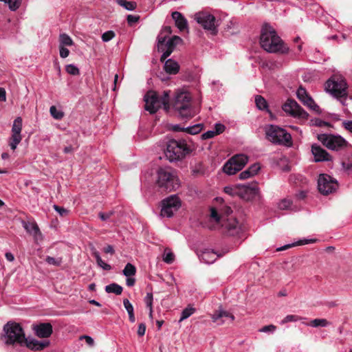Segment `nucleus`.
Listing matches in <instances>:
<instances>
[{
    "instance_id": "338daca9",
    "label": "nucleus",
    "mask_w": 352,
    "mask_h": 352,
    "mask_svg": "<svg viewBox=\"0 0 352 352\" xmlns=\"http://www.w3.org/2000/svg\"><path fill=\"white\" fill-rule=\"evenodd\" d=\"M172 32L171 28L169 26L164 27L162 30L161 31L160 34H162V36H168V34H170Z\"/></svg>"
},
{
    "instance_id": "4468645a",
    "label": "nucleus",
    "mask_w": 352,
    "mask_h": 352,
    "mask_svg": "<svg viewBox=\"0 0 352 352\" xmlns=\"http://www.w3.org/2000/svg\"><path fill=\"white\" fill-rule=\"evenodd\" d=\"M21 131L22 118L21 117H17L13 122L11 130L12 134L9 139V146L13 151L16 148L18 144L22 140Z\"/></svg>"
},
{
    "instance_id": "79ce46f5",
    "label": "nucleus",
    "mask_w": 352,
    "mask_h": 352,
    "mask_svg": "<svg viewBox=\"0 0 352 352\" xmlns=\"http://www.w3.org/2000/svg\"><path fill=\"white\" fill-rule=\"evenodd\" d=\"M51 116L56 120H61L64 116V113L57 109L55 106H52L50 109Z\"/></svg>"
},
{
    "instance_id": "c756f323",
    "label": "nucleus",
    "mask_w": 352,
    "mask_h": 352,
    "mask_svg": "<svg viewBox=\"0 0 352 352\" xmlns=\"http://www.w3.org/2000/svg\"><path fill=\"white\" fill-rule=\"evenodd\" d=\"M105 292L120 295L122 292V287L117 283H111L105 287Z\"/></svg>"
},
{
    "instance_id": "0e129e2a",
    "label": "nucleus",
    "mask_w": 352,
    "mask_h": 352,
    "mask_svg": "<svg viewBox=\"0 0 352 352\" xmlns=\"http://www.w3.org/2000/svg\"><path fill=\"white\" fill-rule=\"evenodd\" d=\"M251 177H253L252 175L250 173V170L248 169L241 172L239 174V178L241 179H246Z\"/></svg>"
},
{
    "instance_id": "6e6552de",
    "label": "nucleus",
    "mask_w": 352,
    "mask_h": 352,
    "mask_svg": "<svg viewBox=\"0 0 352 352\" xmlns=\"http://www.w3.org/2000/svg\"><path fill=\"white\" fill-rule=\"evenodd\" d=\"M317 139L323 146L331 151H342L349 146V142L340 135L321 133L317 135Z\"/></svg>"
},
{
    "instance_id": "a18cd8bd",
    "label": "nucleus",
    "mask_w": 352,
    "mask_h": 352,
    "mask_svg": "<svg viewBox=\"0 0 352 352\" xmlns=\"http://www.w3.org/2000/svg\"><path fill=\"white\" fill-rule=\"evenodd\" d=\"M302 318L297 315H287L280 322V324H284L290 322H296L301 320Z\"/></svg>"
},
{
    "instance_id": "58836bf2",
    "label": "nucleus",
    "mask_w": 352,
    "mask_h": 352,
    "mask_svg": "<svg viewBox=\"0 0 352 352\" xmlns=\"http://www.w3.org/2000/svg\"><path fill=\"white\" fill-rule=\"evenodd\" d=\"M45 261L50 265L58 267V266H60L63 263V258L62 257L54 258V257H52L50 256H46Z\"/></svg>"
},
{
    "instance_id": "aec40b11",
    "label": "nucleus",
    "mask_w": 352,
    "mask_h": 352,
    "mask_svg": "<svg viewBox=\"0 0 352 352\" xmlns=\"http://www.w3.org/2000/svg\"><path fill=\"white\" fill-rule=\"evenodd\" d=\"M298 98L303 102L304 104L309 107L310 109L318 111L319 107L315 103L314 100L308 96L305 89L299 87L296 91Z\"/></svg>"
},
{
    "instance_id": "de8ad7c7",
    "label": "nucleus",
    "mask_w": 352,
    "mask_h": 352,
    "mask_svg": "<svg viewBox=\"0 0 352 352\" xmlns=\"http://www.w3.org/2000/svg\"><path fill=\"white\" fill-rule=\"evenodd\" d=\"M66 72L74 76L78 75L80 74L79 69L74 64H69L65 67Z\"/></svg>"
},
{
    "instance_id": "bf43d9fd",
    "label": "nucleus",
    "mask_w": 352,
    "mask_h": 352,
    "mask_svg": "<svg viewBox=\"0 0 352 352\" xmlns=\"http://www.w3.org/2000/svg\"><path fill=\"white\" fill-rule=\"evenodd\" d=\"M225 126L221 123H216L214 125V132H215L216 135H219L221 133H223L225 130Z\"/></svg>"
},
{
    "instance_id": "423d86ee",
    "label": "nucleus",
    "mask_w": 352,
    "mask_h": 352,
    "mask_svg": "<svg viewBox=\"0 0 352 352\" xmlns=\"http://www.w3.org/2000/svg\"><path fill=\"white\" fill-rule=\"evenodd\" d=\"M347 85L344 79L340 76H333L325 84V90L333 97L340 100L345 105L347 96Z\"/></svg>"
},
{
    "instance_id": "0eeeda50",
    "label": "nucleus",
    "mask_w": 352,
    "mask_h": 352,
    "mask_svg": "<svg viewBox=\"0 0 352 352\" xmlns=\"http://www.w3.org/2000/svg\"><path fill=\"white\" fill-rule=\"evenodd\" d=\"M157 185L166 191L179 187V180L170 168H160L157 170Z\"/></svg>"
},
{
    "instance_id": "72a5a7b5",
    "label": "nucleus",
    "mask_w": 352,
    "mask_h": 352,
    "mask_svg": "<svg viewBox=\"0 0 352 352\" xmlns=\"http://www.w3.org/2000/svg\"><path fill=\"white\" fill-rule=\"evenodd\" d=\"M330 324V322L327 321V320L324 318H316L314 320H312L309 324H307V325L313 327H327Z\"/></svg>"
},
{
    "instance_id": "7ed1b4c3",
    "label": "nucleus",
    "mask_w": 352,
    "mask_h": 352,
    "mask_svg": "<svg viewBox=\"0 0 352 352\" xmlns=\"http://www.w3.org/2000/svg\"><path fill=\"white\" fill-rule=\"evenodd\" d=\"M3 332L1 338L5 344L23 346L24 342H25V336L23 328L19 323L7 322L3 327Z\"/></svg>"
},
{
    "instance_id": "8fccbe9b",
    "label": "nucleus",
    "mask_w": 352,
    "mask_h": 352,
    "mask_svg": "<svg viewBox=\"0 0 352 352\" xmlns=\"http://www.w3.org/2000/svg\"><path fill=\"white\" fill-rule=\"evenodd\" d=\"M116 36L114 32L109 30L105 32L102 35V40L103 42H108L111 41Z\"/></svg>"
},
{
    "instance_id": "603ef678",
    "label": "nucleus",
    "mask_w": 352,
    "mask_h": 352,
    "mask_svg": "<svg viewBox=\"0 0 352 352\" xmlns=\"http://www.w3.org/2000/svg\"><path fill=\"white\" fill-rule=\"evenodd\" d=\"M153 296L152 293H147L144 298V302L148 308L153 307Z\"/></svg>"
},
{
    "instance_id": "1a4fd4ad",
    "label": "nucleus",
    "mask_w": 352,
    "mask_h": 352,
    "mask_svg": "<svg viewBox=\"0 0 352 352\" xmlns=\"http://www.w3.org/2000/svg\"><path fill=\"white\" fill-rule=\"evenodd\" d=\"M195 19L200 24L204 30H208L213 35L217 34L218 30L217 25H215V17L206 12H199L195 15Z\"/></svg>"
},
{
    "instance_id": "69168bd1",
    "label": "nucleus",
    "mask_w": 352,
    "mask_h": 352,
    "mask_svg": "<svg viewBox=\"0 0 352 352\" xmlns=\"http://www.w3.org/2000/svg\"><path fill=\"white\" fill-rule=\"evenodd\" d=\"M146 332V325L144 323H140L138 329V335L139 336H143Z\"/></svg>"
},
{
    "instance_id": "6ab92c4d",
    "label": "nucleus",
    "mask_w": 352,
    "mask_h": 352,
    "mask_svg": "<svg viewBox=\"0 0 352 352\" xmlns=\"http://www.w3.org/2000/svg\"><path fill=\"white\" fill-rule=\"evenodd\" d=\"M33 330L36 336L41 338H49L52 332V326L49 322L39 323L33 326Z\"/></svg>"
},
{
    "instance_id": "473e14b6",
    "label": "nucleus",
    "mask_w": 352,
    "mask_h": 352,
    "mask_svg": "<svg viewBox=\"0 0 352 352\" xmlns=\"http://www.w3.org/2000/svg\"><path fill=\"white\" fill-rule=\"evenodd\" d=\"M170 91H164L163 92V95L160 97V102L166 111H168L170 109L169 104V97H170Z\"/></svg>"
},
{
    "instance_id": "ea45409f",
    "label": "nucleus",
    "mask_w": 352,
    "mask_h": 352,
    "mask_svg": "<svg viewBox=\"0 0 352 352\" xmlns=\"http://www.w3.org/2000/svg\"><path fill=\"white\" fill-rule=\"evenodd\" d=\"M182 42V39L179 36H173L172 38L168 39L166 44L164 43V45H166V47L174 50L175 46Z\"/></svg>"
},
{
    "instance_id": "bb28decb",
    "label": "nucleus",
    "mask_w": 352,
    "mask_h": 352,
    "mask_svg": "<svg viewBox=\"0 0 352 352\" xmlns=\"http://www.w3.org/2000/svg\"><path fill=\"white\" fill-rule=\"evenodd\" d=\"M224 173L229 175H234L236 172L241 169L239 168L237 164L231 161V158L224 164L223 167Z\"/></svg>"
},
{
    "instance_id": "c03bdc74",
    "label": "nucleus",
    "mask_w": 352,
    "mask_h": 352,
    "mask_svg": "<svg viewBox=\"0 0 352 352\" xmlns=\"http://www.w3.org/2000/svg\"><path fill=\"white\" fill-rule=\"evenodd\" d=\"M210 218L217 223H221V221L223 220V217L220 215L218 211L214 208L210 209Z\"/></svg>"
},
{
    "instance_id": "f3484780",
    "label": "nucleus",
    "mask_w": 352,
    "mask_h": 352,
    "mask_svg": "<svg viewBox=\"0 0 352 352\" xmlns=\"http://www.w3.org/2000/svg\"><path fill=\"white\" fill-rule=\"evenodd\" d=\"M311 153L316 162L332 161L331 155L325 149L316 144H312Z\"/></svg>"
},
{
    "instance_id": "5fc2aeb1",
    "label": "nucleus",
    "mask_w": 352,
    "mask_h": 352,
    "mask_svg": "<svg viewBox=\"0 0 352 352\" xmlns=\"http://www.w3.org/2000/svg\"><path fill=\"white\" fill-rule=\"evenodd\" d=\"M276 329V327L274 324H270L263 327L259 329L260 332L263 333H268V332H274Z\"/></svg>"
},
{
    "instance_id": "680f3d73",
    "label": "nucleus",
    "mask_w": 352,
    "mask_h": 352,
    "mask_svg": "<svg viewBox=\"0 0 352 352\" xmlns=\"http://www.w3.org/2000/svg\"><path fill=\"white\" fill-rule=\"evenodd\" d=\"M214 135H216L215 132L213 130H210L204 133L201 137L203 140H208L213 138Z\"/></svg>"
},
{
    "instance_id": "f257e3e1",
    "label": "nucleus",
    "mask_w": 352,
    "mask_h": 352,
    "mask_svg": "<svg viewBox=\"0 0 352 352\" xmlns=\"http://www.w3.org/2000/svg\"><path fill=\"white\" fill-rule=\"evenodd\" d=\"M260 45L265 51L272 54H285L289 50L276 30L269 25H263L261 29Z\"/></svg>"
},
{
    "instance_id": "f704fd0d",
    "label": "nucleus",
    "mask_w": 352,
    "mask_h": 352,
    "mask_svg": "<svg viewBox=\"0 0 352 352\" xmlns=\"http://www.w3.org/2000/svg\"><path fill=\"white\" fill-rule=\"evenodd\" d=\"M59 41H60V45H62L63 47L72 46L74 44V42H73L72 38L68 34H67L65 33L60 34Z\"/></svg>"
},
{
    "instance_id": "a19ab883",
    "label": "nucleus",
    "mask_w": 352,
    "mask_h": 352,
    "mask_svg": "<svg viewBox=\"0 0 352 352\" xmlns=\"http://www.w3.org/2000/svg\"><path fill=\"white\" fill-rule=\"evenodd\" d=\"M21 1L22 0H0V1L8 4L10 10L12 11L16 10L21 6Z\"/></svg>"
},
{
    "instance_id": "39448f33",
    "label": "nucleus",
    "mask_w": 352,
    "mask_h": 352,
    "mask_svg": "<svg viewBox=\"0 0 352 352\" xmlns=\"http://www.w3.org/2000/svg\"><path fill=\"white\" fill-rule=\"evenodd\" d=\"M192 152V149L184 140H170L167 142L165 155L170 162H176L184 159Z\"/></svg>"
},
{
    "instance_id": "864d4df0",
    "label": "nucleus",
    "mask_w": 352,
    "mask_h": 352,
    "mask_svg": "<svg viewBox=\"0 0 352 352\" xmlns=\"http://www.w3.org/2000/svg\"><path fill=\"white\" fill-rule=\"evenodd\" d=\"M123 305L128 314L134 312L133 307L128 299L123 300Z\"/></svg>"
},
{
    "instance_id": "393cba45",
    "label": "nucleus",
    "mask_w": 352,
    "mask_h": 352,
    "mask_svg": "<svg viewBox=\"0 0 352 352\" xmlns=\"http://www.w3.org/2000/svg\"><path fill=\"white\" fill-rule=\"evenodd\" d=\"M164 70L169 74H176L179 70V65L175 60L168 59L164 63Z\"/></svg>"
},
{
    "instance_id": "5701e85b",
    "label": "nucleus",
    "mask_w": 352,
    "mask_h": 352,
    "mask_svg": "<svg viewBox=\"0 0 352 352\" xmlns=\"http://www.w3.org/2000/svg\"><path fill=\"white\" fill-rule=\"evenodd\" d=\"M172 18L175 21L177 28L180 31H184L188 28V21L179 12H173L172 13Z\"/></svg>"
},
{
    "instance_id": "9b49d317",
    "label": "nucleus",
    "mask_w": 352,
    "mask_h": 352,
    "mask_svg": "<svg viewBox=\"0 0 352 352\" xmlns=\"http://www.w3.org/2000/svg\"><path fill=\"white\" fill-rule=\"evenodd\" d=\"M338 187L336 179L327 174H320L318 179V188L322 195H327L336 190Z\"/></svg>"
},
{
    "instance_id": "7c9ffc66",
    "label": "nucleus",
    "mask_w": 352,
    "mask_h": 352,
    "mask_svg": "<svg viewBox=\"0 0 352 352\" xmlns=\"http://www.w3.org/2000/svg\"><path fill=\"white\" fill-rule=\"evenodd\" d=\"M255 103L257 108L260 110H268V105L266 100L261 96H256L255 97Z\"/></svg>"
},
{
    "instance_id": "13d9d810",
    "label": "nucleus",
    "mask_w": 352,
    "mask_h": 352,
    "mask_svg": "<svg viewBox=\"0 0 352 352\" xmlns=\"http://www.w3.org/2000/svg\"><path fill=\"white\" fill-rule=\"evenodd\" d=\"M59 52L60 56L63 58H67L69 54V50L62 45L59 46Z\"/></svg>"
},
{
    "instance_id": "4d7b16f0",
    "label": "nucleus",
    "mask_w": 352,
    "mask_h": 352,
    "mask_svg": "<svg viewBox=\"0 0 352 352\" xmlns=\"http://www.w3.org/2000/svg\"><path fill=\"white\" fill-rule=\"evenodd\" d=\"M122 7H124L127 10H133L136 8V3L133 1H126L124 3H122Z\"/></svg>"
},
{
    "instance_id": "a211bd4d",
    "label": "nucleus",
    "mask_w": 352,
    "mask_h": 352,
    "mask_svg": "<svg viewBox=\"0 0 352 352\" xmlns=\"http://www.w3.org/2000/svg\"><path fill=\"white\" fill-rule=\"evenodd\" d=\"M22 226L25 231L33 236L36 242L43 239L42 233L35 221L30 222L23 221Z\"/></svg>"
},
{
    "instance_id": "b1692460",
    "label": "nucleus",
    "mask_w": 352,
    "mask_h": 352,
    "mask_svg": "<svg viewBox=\"0 0 352 352\" xmlns=\"http://www.w3.org/2000/svg\"><path fill=\"white\" fill-rule=\"evenodd\" d=\"M221 255L217 254V252L211 250H206L201 252L199 257L201 261L207 263H213Z\"/></svg>"
},
{
    "instance_id": "cd10ccee",
    "label": "nucleus",
    "mask_w": 352,
    "mask_h": 352,
    "mask_svg": "<svg viewBox=\"0 0 352 352\" xmlns=\"http://www.w3.org/2000/svg\"><path fill=\"white\" fill-rule=\"evenodd\" d=\"M231 161L234 162L237 164L239 168L242 170V168L245 166L248 161V157L247 155L243 154L235 155L232 157H231Z\"/></svg>"
},
{
    "instance_id": "09e8293b",
    "label": "nucleus",
    "mask_w": 352,
    "mask_h": 352,
    "mask_svg": "<svg viewBox=\"0 0 352 352\" xmlns=\"http://www.w3.org/2000/svg\"><path fill=\"white\" fill-rule=\"evenodd\" d=\"M342 166L345 170H349L352 168V155H349L347 159L342 162Z\"/></svg>"
},
{
    "instance_id": "2eb2a0df",
    "label": "nucleus",
    "mask_w": 352,
    "mask_h": 352,
    "mask_svg": "<svg viewBox=\"0 0 352 352\" xmlns=\"http://www.w3.org/2000/svg\"><path fill=\"white\" fill-rule=\"evenodd\" d=\"M145 102V109L153 114L162 106L160 96L154 91H148L144 97Z\"/></svg>"
},
{
    "instance_id": "2f4dec72",
    "label": "nucleus",
    "mask_w": 352,
    "mask_h": 352,
    "mask_svg": "<svg viewBox=\"0 0 352 352\" xmlns=\"http://www.w3.org/2000/svg\"><path fill=\"white\" fill-rule=\"evenodd\" d=\"M93 256L95 257L98 265L100 266V267H102L103 270L109 271L111 269V267L110 265L104 263L102 260V258L100 256V254L98 251L95 250L93 252Z\"/></svg>"
},
{
    "instance_id": "a878e982",
    "label": "nucleus",
    "mask_w": 352,
    "mask_h": 352,
    "mask_svg": "<svg viewBox=\"0 0 352 352\" xmlns=\"http://www.w3.org/2000/svg\"><path fill=\"white\" fill-rule=\"evenodd\" d=\"M224 173L229 175H234L236 172L241 169L239 168L237 164L231 161V158L224 164L223 167Z\"/></svg>"
},
{
    "instance_id": "c85d7f7f",
    "label": "nucleus",
    "mask_w": 352,
    "mask_h": 352,
    "mask_svg": "<svg viewBox=\"0 0 352 352\" xmlns=\"http://www.w3.org/2000/svg\"><path fill=\"white\" fill-rule=\"evenodd\" d=\"M230 318L231 319V320H234V316L230 314L229 312H227L224 310H222V309H219L218 311H217L213 315H212V320L214 322H217L219 319L221 318Z\"/></svg>"
},
{
    "instance_id": "f03ea898",
    "label": "nucleus",
    "mask_w": 352,
    "mask_h": 352,
    "mask_svg": "<svg viewBox=\"0 0 352 352\" xmlns=\"http://www.w3.org/2000/svg\"><path fill=\"white\" fill-rule=\"evenodd\" d=\"M173 106L182 119H190L197 113V110L192 104L191 96L186 91H178L176 93Z\"/></svg>"
},
{
    "instance_id": "37998d69",
    "label": "nucleus",
    "mask_w": 352,
    "mask_h": 352,
    "mask_svg": "<svg viewBox=\"0 0 352 352\" xmlns=\"http://www.w3.org/2000/svg\"><path fill=\"white\" fill-rule=\"evenodd\" d=\"M201 129H202L201 125L199 124H195L192 126H188V127L185 128V131L188 134L195 135V134L199 133Z\"/></svg>"
},
{
    "instance_id": "4be33fe9",
    "label": "nucleus",
    "mask_w": 352,
    "mask_h": 352,
    "mask_svg": "<svg viewBox=\"0 0 352 352\" xmlns=\"http://www.w3.org/2000/svg\"><path fill=\"white\" fill-rule=\"evenodd\" d=\"M50 343V342L48 340L38 341L34 339L28 340L25 338V342H24L23 346H26L31 350L39 351L48 346Z\"/></svg>"
},
{
    "instance_id": "3c124183",
    "label": "nucleus",
    "mask_w": 352,
    "mask_h": 352,
    "mask_svg": "<svg viewBox=\"0 0 352 352\" xmlns=\"http://www.w3.org/2000/svg\"><path fill=\"white\" fill-rule=\"evenodd\" d=\"M53 208L59 214L60 217H65L69 214V210L63 207H60L57 205H54Z\"/></svg>"
},
{
    "instance_id": "c9c22d12",
    "label": "nucleus",
    "mask_w": 352,
    "mask_h": 352,
    "mask_svg": "<svg viewBox=\"0 0 352 352\" xmlns=\"http://www.w3.org/2000/svg\"><path fill=\"white\" fill-rule=\"evenodd\" d=\"M195 312V309L190 305L186 307L181 314L179 322L184 320L192 316Z\"/></svg>"
},
{
    "instance_id": "4c0bfd02",
    "label": "nucleus",
    "mask_w": 352,
    "mask_h": 352,
    "mask_svg": "<svg viewBox=\"0 0 352 352\" xmlns=\"http://www.w3.org/2000/svg\"><path fill=\"white\" fill-rule=\"evenodd\" d=\"M122 273L126 277L134 276L136 273V268L133 264L128 263L125 265Z\"/></svg>"
},
{
    "instance_id": "ddd939ff",
    "label": "nucleus",
    "mask_w": 352,
    "mask_h": 352,
    "mask_svg": "<svg viewBox=\"0 0 352 352\" xmlns=\"http://www.w3.org/2000/svg\"><path fill=\"white\" fill-rule=\"evenodd\" d=\"M283 110L290 116L302 120H307L309 114L294 100H287Z\"/></svg>"
},
{
    "instance_id": "e433bc0d",
    "label": "nucleus",
    "mask_w": 352,
    "mask_h": 352,
    "mask_svg": "<svg viewBox=\"0 0 352 352\" xmlns=\"http://www.w3.org/2000/svg\"><path fill=\"white\" fill-rule=\"evenodd\" d=\"M163 261L168 263V264H170L172 263L174 260H175V255L174 254L171 252V250L168 248H166L164 249V254H163Z\"/></svg>"
},
{
    "instance_id": "774afa93",
    "label": "nucleus",
    "mask_w": 352,
    "mask_h": 352,
    "mask_svg": "<svg viewBox=\"0 0 352 352\" xmlns=\"http://www.w3.org/2000/svg\"><path fill=\"white\" fill-rule=\"evenodd\" d=\"M342 124L346 130L352 133V120L344 121Z\"/></svg>"
},
{
    "instance_id": "412c9836",
    "label": "nucleus",
    "mask_w": 352,
    "mask_h": 352,
    "mask_svg": "<svg viewBox=\"0 0 352 352\" xmlns=\"http://www.w3.org/2000/svg\"><path fill=\"white\" fill-rule=\"evenodd\" d=\"M166 40V36H162V34L157 36V48L159 51H162L163 54L161 56V61H164L173 52V50L166 47L164 43Z\"/></svg>"
},
{
    "instance_id": "dca6fc26",
    "label": "nucleus",
    "mask_w": 352,
    "mask_h": 352,
    "mask_svg": "<svg viewBox=\"0 0 352 352\" xmlns=\"http://www.w3.org/2000/svg\"><path fill=\"white\" fill-rule=\"evenodd\" d=\"M223 221L222 226L227 230L230 235L239 236L243 232V229L235 218H228L226 221L223 219Z\"/></svg>"
},
{
    "instance_id": "20e7f679",
    "label": "nucleus",
    "mask_w": 352,
    "mask_h": 352,
    "mask_svg": "<svg viewBox=\"0 0 352 352\" xmlns=\"http://www.w3.org/2000/svg\"><path fill=\"white\" fill-rule=\"evenodd\" d=\"M265 138L276 145H281L287 147L292 146V138L290 133L277 125L267 124L264 127Z\"/></svg>"
},
{
    "instance_id": "49530a36",
    "label": "nucleus",
    "mask_w": 352,
    "mask_h": 352,
    "mask_svg": "<svg viewBox=\"0 0 352 352\" xmlns=\"http://www.w3.org/2000/svg\"><path fill=\"white\" fill-rule=\"evenodd\" d=\"M292 204V200L289 199H283L278 203V207L280 210H287L291 207Z\"/></svg>"
},
{
    "instance_id": "e2e57ef3",
    "label": "nucleus",
    "mask_w": 352,
    "mask_h": 352,
    "mask_svg": "<svg viewBox=\"0 0 352 352\" xmlns=\"http://www.w3.org/2000/svg\"><path fill=\"white\" fill-rule=\"evenodd\" d=\"M113 214V211L109 212H100L99 213V217L102 221H106L109 219Z\"/></svg>"
},
{
    "instance_id": "f8f14e48",
    "label": "nucleus",
    "mask_w": 352,
    "mask_h": 352,
    "mask_svg": "<svg viewBox=\"0 0 352 352\" xmlns=\"http://www.w3.org/2000/svg\"><path fill=\"white\" fill-rule=\"evenodd\" d=\"M259 188L256 182L239 184L235 188V193L245 200H251L258 194Z\"/></svg>"
},
{
    "instance_id": "9d476101",
    "label": "nucleus",
    "mask_w": 352,
    "mask_h": 352,
    "mask_svg": "<svg viewBox=\"0 0 352 352\" xmlns=\"http://www.w3.org/2000/svg\"><path fill=\"white\" fill-rule=\"evenodd\" d=\"M181 206V201L178 196L170 195L162 201L161 216L171 217Z\"/></svg>"
},
{
    "instance_id": "052dcab7",
    "label": "nucleus",
    "mask_w": 352,
    "mask_h": 352,
    "mask_svg": "<svg viewBox=\"0 0 352 352\" xmlns=\"http://www.w3.org/2000/svg\"><path fill=\"white\" fill-rule=\"evenodd\" d=\"M140 19L139 16L129 14L127 16V23L129 25H132L138 21Z\"/></svg>"
},
{
    "instance_id": "6e6d98bb",
    "label": "nucleus",
    "mask_w": 352,
    "mask_h": 352,
    "mask_svg": "<svg viewBox=\"0 0 352 352\" xmlns=\"http://www.w3.org/2000/svg\"><path fill=\"white\" fill-rule=\"evenodd\" d=\"M260 168L261 167L258 164H254L252 166H250L248 169L250 170L252 176H254L258 173Z\"/></svg>"
}]
</instances>
